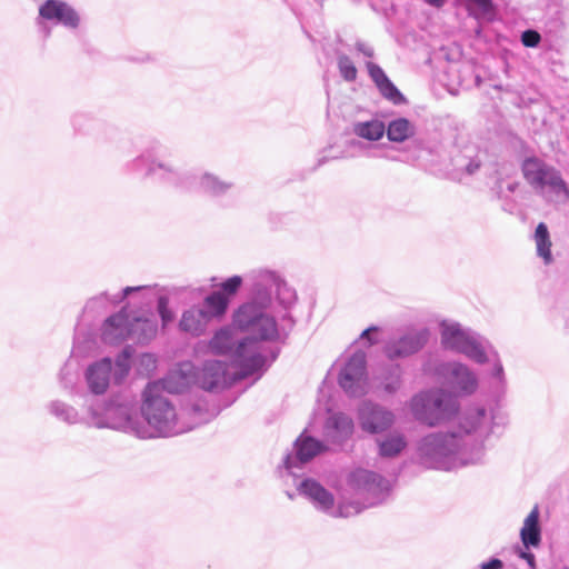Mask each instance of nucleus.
<instances>
[{"label":"nucleus","mask_w":569,"mask_h":569,"mask_svg":"<svg viewBox=\"0 0 569 569\" xmlns=\"http://www.w3.org/2000/svg\"><path fill=\"white\" fill-rule=\"evenodd\" d=\"M141 412L148 423L161 433L170 431L177 420L174 407L163 396L158 382L149 383L144 389Z\"/></svg>","instance_id":"1"},{"label":"nucleus","mask_w":569,"mask_h":569,"mask_svg":"<svg viewBox=\"0 0 569 569\" xmlns=\"http://www.w3.org/2000/svg\"><path fill=\"white\" fill-rule=\"evenodd\" d=\"M411 408L417 419L431 427L451 418L458 411L456 399L443 391L416 396L411 401Z\"/></svg>","instance_id":"2"},{"label":"nucleus","mask_w":569,"mask_h":569,"mask_svg":"<svg viewBox=\"0 0 569 569\" xmlns=\"http://www.w3.org/2000/svg\"><path fill=\"white\" fill-rule=\"evenodd\" d=\"M138 331L148 332L149 336H153L156 328L149 320L134 319V322H130L128 315L124 311H120L104 321L101 336L106 343L114 345L133 336H137V339H141V335Z\"/></svg>","instance_id":"3"},{"label":"nucleus","mask_w":569,"mask_h":569,"mask_svg":"<svg viewBox=\"0 0 569 569\" xmlns=\"http://www.w3.org/2000/svg\"><path fill=\"white\" fill-rule=\"evenodd\" d=\"M233 323L240 330L250 331L261 340H271L278 336L274 319L263 313L256 303L241 306L233 316Z\"/></svg>","instance_id":"4"},{"label":"nucleus","mask_w":569,"mask_h":569,"mask_svg":"<svg viewBox=\"0 0 569 569\" xmlns=\"http://www.w3.org/2000/svg\"><path fill=\"white\" fill-rule=\"evenodd\" d=\"M242 286L240 276H232L218 286V290L208 295L204 300V313L211 319H221L229 307L230 299L237 295Z\"/></svg>","instance_id":"5"},{"label":"nucleus","mask_w":569,"mask_h":569,"mask_svg":"<svg viewBox=\"0 0 569 569\" xmlns=\"http://www.w3.org/2000/svg\"><path fill=\"white\" fill-rule=\"evenodd\" d=\"M194 376L196 385L207 391L224 389L237 380L228 371V365L220 360L206 361L200 370L194 371Z\"/></svg>","instance_id":"6"},{"label":"nucleus","mask_w":569,"mask_h":569,"mask_svg":"<svg viewBox=\"0 0 569 569\" xmlns=\"http://www.w3.org/2000/svg\"><path fill=\"white\" fill-rule=\"evenodd\" d=\"M441 327V341L446 348L462 352L478 362L486 360L485 351L458 325L443 322Z\"/></svg>","instance_id":"7"},{"label":"nucleus","mask_w":569,"mask_h":569,"mask_svg":"<svg viewBox=\"0 0 569 569\" xmlns=\"http://www.w3.org/2000/svg\"><path fill=\"white\" fill-rule=\"evenodd\" d=\"M366 376V355L356 352L347 362L340 373L339 383L349 393L356 396L362 393V385Z\"/></svg>","instance_id":"8"},{"label":"nucleus","mask_w":569,"mask_h":569,"mask_svg":"<svg viewBox=\"0 0 569 569\" xmlns=\"http://www.w3.org/2000/svg\"><path fill=\"white\" fill-rule=\"evenodd\" d=\"M359 419L362 429L370 433L382 432L393 422L391 412L369 402L361 406Z\"/></svg>","instance_id":"9"},{"label":"nucleus","mask_w":569,"mask_h":569,"mask_svg":"<svg viewBox=\"0 0 569 569\" xmlns=\"http://www.w3.org/2000/svg\"><path fill=\"white\" fill-rule=\"evenodd\" d=\"M39 14L46 20H57L68 28H77L80 22L77 11L67 2L47 0L40 8Z\"/></svg>","instance_id":"10"},{"label":"nucleus","mask_w":569,"mask_h":569,"mask_svg":"<svg viewBox=\"0 0 569 569\" xmlns=\"http://www.w3.org/2000/svg\"><path fill=\"white\" fill-rule=\"evenodd\" d=\"M251 339L241 340L236 348V358L233 359L237 367L240 369L237 379L246 378L264 365V358L256 350H248L247 346L252 345Z\"/></svg>","instance_id":"11"},{"label":"nucleus","mask_w":569,"mask_h":569,"mask_svg":"<svg viewBox=\"0 0 569 569\" xmlns=\"http://www.w3.org/2000/svg\"><path fill=\"white\" fill-rule=\"evenodd\" d=\"M157 382L160 383L161 391H168L169 393L182 392L191 383H196L193 366L190 362H183L178 369Z\"/></svg>","instance_id":"12"},{"label":"nucleus","mask_w":569,"mask_h":569,"mask_svg":"<svg viewBox=\"0 0 569 569\" xmlns=\"http://www.w3.org/2000/svg\"><path fill=\"white\" fill-rule=\"evenodd\" d=\"M240 341L236 340L233 330L230 327H222L214 331L208 341V350L217 356H229L236 358V348Z\"/></svg>","instance_id":"13"},{"label":"nucleus","mask_w":569,"mask_h":569,"mask_svg":"<svg viewBox=\"0 0 569 569\" xmlns=\"http://www.w3.org/2000/svg\"><path fill=\"white\" fill-rule=\"evenodd\" d=\"M112 362L110 358L90 366L87 370V380L90 390L96 395L104 393L109 387Z\"/></svg>","instance_id":"14"},{"label":"nucleus","mask_w":569,"mask_h":569,"mask_svg":"<svg viewBox=\"0 0 569 569\" xmlns=\"http://www.w3.org/2000/svg\"><path fill=\"white\" fill-rule=\"evenodd\" d=\"M552 169L536 157L525 159L521 166L523 178L530 186L541 192L545 189V181Z\"/></svg>","instance_id":"15"},{"label":"nucleus","mask_w":569,"mask_h":569,"mask_svg":"<svg viewBox=\"0 0 569 569\" xmlns=\"http://www.w3.org/2000/svg\"><path fill=\"white\" fill-rule=\"evenodd\" d=\"M209 321L203 309L192 307L181 315L178 326L180 331L199 337L206 332Z\"/></svg>","instance_id":"16"},{"label":"nucleus","mask_w":569,"mask_h":569,"mask_svg":"<svg viewBox=\"0 0 569 569\" xmlns=\"http://www.w3.org/2000/svg\"><path fill=\"white\" fill-rule=\"evenodd\" d=\"M521 541L526 547H538L541 540L539 527V509L536 506L523 521L520 531Z\"/></svg>","instance_id":"17"},{"label":"nucleus","mask_w":569,"mask_h":569,"mask_svg":"<svg viewBox=\"0 0 569 569\" xmlns=\"http://www.w3.org/2000/svg\"><path fill=\"white\" fill-rule=\"evenodd\" d=\"M537 254L542 258L545 264H550L552 262V241L550 238V233L546 223H538L535 234H533Z\"/></svg>","instance_id":"18"},{"label":"nucleus","mask_w":569,"mask_h":569,"mask_svg":"<svg viewBox=\"0 0 569 569\" xmlns=\"http://www.w3.org/2000/svg\"><path fill=\"white\" fill-rule=\"evenodd\" d=\"M423 336H408L398 341L396 346L387 348V353L390 359L395 357H402L418 351L425 343Z\"/></svg>","instance_id":"19"},{"label":"nucleus","mask_w":569,"mask_h":569,"mask_svg":"<svg viewBox=\"0 0 569 569\" xmlns=\"http://www.w3.org/2000/svg\"><path fill=\"white\" fill-rule=\"evenodd\" d=\"M548 187L551 193L550 199L555 201H567L569 200V189L555 169L551 170L548 178L545 181V188Z\"/></svg>","instance_id":"20"},{"label":"nucleus","mask_w":569,"mask_h":569,"mask_svg":"<svg viewBox=\"0 0 569 569\" xmlns=\"http://www.w3.org/2000/svg\"><path fill=\"white\" fill-rule=\"evenodd\" d=\"M302 489L306 495L317 501L321 507L328 509L333 506V497L322 486L313 480L302 482Z\"/></svg>","instance_id":"21"},{"label":"nucleus","mask_w":569,"mask_h":569,"mask_svg":"<svg viewBox=\"0 0 569 569\" xmlns=\"http://www.w3.org/2000/svg\"><path fill=\"white\" fill-rule=\"evenodd\" d=\"M413 133L411 123L403 118L393 120L387 128L388 139L396 142H402Z\"/></svg>","instance_id":"22"},{"label":"nucleus","mask_w":569,"mask_h":569,"mask_svg":"<svg viewBox=\"0 0 569 569\" xmlns=\"http://www.w3.org/2000/svg\"><path fill=\"white\" fill-rule=\"evenodd\" d=\"M385 131V124L378 120L361 122L355 127L357 136L371 141L382 138Z\"/></svg>","instance_id":"23"},{"label":"nucleus","mask_w":569,"mask_h":569,"mask_svg":"<svg viewBox=\"0 0 569 569\" xmlns=\"http://www.w3.org/2000/svg\"><path fill=\"white\" fill-rule=\"evenodd\" d=\"M323 447L318 440L306 437L299 439L297 456L300 461H309L322 451Z\"/></svg>","instance_id":"24"},{"label":"nucleus","mask_w":569,"mask_h":569,"mask_svg":"<svg viewBox=\"0 0 569 569\" xmlns=\"http://www.w3.org/2000/svg\"><path fill=\"white\" fill-rule=\"evenodd\" d=\"M349 485L355 489H365L379 482V476L372 471L357 469L348 478Z\"/></svg>","instance_id":"25"},{"label":"nucleus","mask_w":569,"mask_h":569,"mask_svg":"<svg viewBox=\"0 0 569 569\" xmlns=\"http://www.w3.org/2000/svg\"><path fill=\"white\" fill-rule=\"evenodd\" d=\"M452 375L455 377L456 382L463 391L470 392L475 389L476 379L467 367L459 363L453 365Z\"/></svg>","instance_id":"26"},{"label":"nucleus","mask_w":569,"mask_h":569,"mask_svg":"<svg viewBox=\"0 0 569 569\" xmlns=\"http://www.w3.org/2000/svg\"><path fill=\"white\" fill-rule=\"evenodd\" d=\"M406 446L400 436H393L380 443V455L383 457H393L398 455Z\"/></svg>","instance_id":"27"},{"label":"nucleus","mask_w":569,"mask_h":569,"mask_svg":"<svg viewBox=\"0 0 569 569\" xmlns=\"http://www.w3.org/2000/svg\"><path fill=\"white\" fill-rule=\"evenodd\" d=\"M339 70L341 76L347 81H353L357 78V68L355 67L353 62L350 60V58L342 56L339 58Z\"/></svg>","instance_id":"28"},{"label":"nucleus","mask_w":569,"mask_h":569,"mask_svg":"<svg viewBox=\"0 0 569 569\" xmlns=\"http://www.w3.org/2000/svg\"><path fill=\"white\" fill-rule=\"evenodd\" d=\"M332 423H333V427L339 430L340 432H342L343 435L348 436L352 432L353 430V422L352 420L342 415V413H339V415H335L332 418Z\"/></svg>","instance_id":"29"},{"label":"nucleus","mask_w":569,"mask_h":569,"mask_svg":"<svg viewBox=\"0 0 569 569\" xmlns=\"http://www.w3.org/2000/svg\"><path fill=\"white\" fill-rule=\"evenodd\" d=\"M379 90L385 98L392 101L393 103H399L403 100L402 94L390 80L381 84Z\"/></svg>","instance_id":"30"},{"label":"nucleus","mask_w":569,"mask_h":569,"mask_svg":"<svg viewBox=\"0 0 569 569\" xmlns=\"http://www.w3.org/2000/svg\"><path fill=\"white\" fill-rule=\"evenodd\" d=\"M129 359H130V352L128 349H124L116 361L117 373H118L117 379L121 380L128 375L129 369H130Z\"/></svg>","instance_id":"31"},{"label":"nucleus","mask_w":569,"mask_h":569,"mask_svg":"<svg viewBox=\"0 0 569 569\" xmlns=\"http://www.w3.org/2000/svg\"><path fill=\"white\" fill-rule=\"evenodd\" d=\"M367 68L370 77L372 78L378 88L389 80L383 70L379 66L369 62L367 64Z\"/></svg>","instance_id":"32"},{"label":"nucleus","mask_w":569,"mask_h":569,"mask_svg":"<svg viewBox=\"0 0 569 569\" xmlns=\"http://www.w3.org/2000/svg\"><path fill=\"white\" fill-rule=\"evenodd\" d=\"M541 37L539 32L535 30H526L521 34V42L525 47L533 48L539 44Z\"/></svg>","instance_id":"33"},{"label":"nucleus","mask_w":569,"mask_h":569,"mask_svg":"<svg viewBox=\"0 0 569 569\" xmlns=\"http://www.w3.org/2000/svg\"><path fill=\"white\" fill-rule=\"evenodd\" d=\"M159 313L162 320V326L166 327L168 323H170L174 315L173 312L168 308V302L166 299L161 298L158 303Z\"/></svg>","instance_id":"34"},{"label":"nucleus","mask_w":569,"mask_h":569,"mask_svg":"<svg viewBox=\"0 0 569 569\" xmlns=\"http://www.w3.org/2000/svg\"><path fill=\"white\" fill-rule=\"evenodd\" d=\"M480 10L482 14H488L493 11V6L491 0H471Z\"/></svg>","instance_id":"35"},{"label":"nucleus","mask_w":569,"mask_h":569,"mask_svg":"<svg viewBox=\"0 0 569 569\" xmlns=\"http://www.w3.org/2000/svg\"><path fill=\"white\" fill-rule=\"evenodd\" d=\"M519 556L528 562L531 569H536V560L533 553L521 551Z\"/></svg>","instance_id":"36"},{"label":"nucleus","mask_w":569,"mask_h":569,"mask_svg":"<svg viewBox=\"0 0 569 569\" xmlns=\"http://www.w3.org/2000/svg\"><path fill=\"white\" fill-rule=\"evenodd\" d=\"M502 561L499 559H491L489 562L483 563L481 569H502Z\"/></svg>","instance_id":"37"},{"label":"nucleus","mask_w":569,"mask_h":569,"mask_svg":"<svg viewBox=\"0 0 569 569\" xmlns=\"http://www.w3.org/2000/svg\"><path fill=\"white\" fill-rule=\"evenodd\" d=\"M377 331H378V328H377V327H369V328H367L366 330H363V331H362V333H361V336H360V337H361V339H367V340H368L369 346H371V345H373V343H375V341L370 338V335H371L372 332H377Z\"/></svg>","instance_id":"38"},{"label":"nucleus","mask_w":569,"mask_h":569,"mask_svg":"<svg viewBox=\"0 0 569 569\" xmlns=\"http://www.w3.org/2000/svg\"><path fill=\"white\" fill-rule=\"evenodd\" d=\"M141 361L146 362L147 366H151V367H154V363H156V360L151 355H143L141 357Z\"/></svg>","instance_id":"39"},{"label":"nucleus","mask_w":569,"mask_h":569,"mask_svg":"<svg viewBox=\"0 0 569 569\" xmlns=\"http://www.w3.org/2000/svg\"><path fill=\"white\" fill-rule=\"evenodd\" d=\"M438 439H439V436H429L426 438V442L429 446H433Z\"/></svg>","instance_id":"40"},{"label":"nucleus","mask_w":569,"mask_h":569,"mask_svg":"<svg viewBox=\"0 0 569 569\" xmlns=\"http://www.w3.org/2000/svg\"><path fill=\"white\" fill-rule=\"evenodd\" d=\"M425 1L435 7H441L445 3V0H425Z\"/></svg>","instance_id":"41"},{"label":"nucleus","mask_w":569,"mask_h":569,"mask_svg":"<svg viewBox=\"0 0 569 569\" xmlns=\"http://www.w3.org/2000/svg\"><path fill=\"white\" fill-rule=\"evenodd\" d=\"M139 288H132V287H128L124 289V293L128 295L129 292L131 291H134V290H138Z\"/></svg>","instance_id":"42"}]
</instances>
